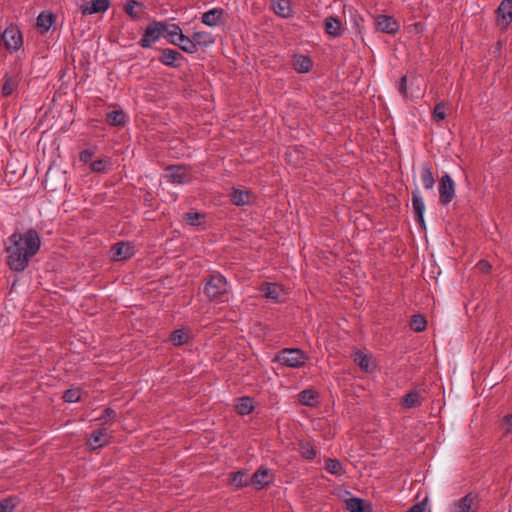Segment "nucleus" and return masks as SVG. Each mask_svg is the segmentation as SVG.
<instances>
[{
	"label": "nucleus",
	"mask_w": 512,
	"mask_h": 512,
	"mask_svg": "<svg viewBox=\"0 0 512 512\" xmlns=\"http://www.w3.org/2000/svg\"><path fill=\"white\" fill-rule=\"evenodd\" d=\"M276 360L284 366L300 368L306 364L308 356L301 349L285 348L277 354Z\"/></svg>",
	"instance_id": "obj_3"
},
{
	"label": "nucleus",
	"mask_w": 512,
	"mask_h": 512,
	"mask_svg": "<svg viewBox=\"0 0 512 512\" xmlns=\"http://www.w3.org/2000/svg\"><path fill=\"white\" fill-rule=\"evenodd\" d=\"M193 39L195 42V47H208L214 43L215 39L210 32L207 31H198L193 33Z\"/></svg>",
	"instance_id": "obj_25"
},
{
	"label": "nucleus",
	"mask_w": 512,
	"mask_h": 512,
	"mask_svg": "<svg viewBox=\"0 0 512 512\" xmlns=\"http://www.w3.org/2000/svg\"><path fill=\"white\" fill-rule=\"evenodd\" d=\"M174 45L178 46L182 51L189 54H194L197 52L193 37L189 38L184 34H180Z\"/></svg>",
	"instance_id": "obj_26"
},
{
	"label": "nucleus",
	"mask_w": 512,
	"mask_h": 512,
	"mask_svg": "<svg viewBox=\"0 0 512 512\" xmlns=\"http://www.w3.org/2000/svg\"><path fill=\"white\" fill-rule=\"evenodd\" d=\"M502 427L505 430L506 433H509L512 431V414L507 415L502 423Z\"/></svg>",
	"instance_id": "obj_49"
},
{
	"label": "nucleus",
	"mask_w": 512,
	"mask_h": 512,
	"mask_svg": "<svg viewBox=\"0 0 512 512\" xmlns=\"http://www.w3.org/2000/svg\"><path fill=\"white\" fill-rule=\"evenodd\" d=\"M498 18L505 21L504 28L512 21V0H502L497 9Z\"/></svg>",
	"instance_id": "obj_19"
},
{
	"label": "nucleus",
	"mask_w": 512,
	"mask_h": 512,
	"mask_svg": "<svg viewBox=\"0 0 512 512\" xmlns=\"http://www.w3.org/2000/svg\"><path fill=\"white\" fill-rule=\"evenodd\" d=\"M422 403L421 395L418 391H411L407 393L402 399V405L405 408H414L420 406Z\"/></svg>",
	"instance_id": "obj_32"
},
{
	"label": "nucleus",
	"mask_w": 512,
	"mask_h": 512,
	"mask_svg": "<svg viewBox=\"0 0 512 512\" xmlns=\"http://www.w3.org/2000/svg\"><path fill=\"white\" fill-rule=\"evenodd\" d=\"M109 442V434L106 428H99L95 430L87 439V445L95 450L107 445Z\"/></svg>",
	"instance_id": "obj_11"
},
{
	"label": "nucleus",
	"mask_w": 512,
	"mask_h": 512,
	"mask_svg": "<svg viewBox=\"0 0 512 512\" xmlns=\"http://www.w3.org/2000/svg\"><path fill=\"white\" fill-rule=\"evenodd\" d=\"M438 192H454V182L446 173L439 179Z\"/></svg>",
	"instance_id": "obj_39"
},
{
	"label": "nucleus",
	"mask_w": 512,
	"mask_h": 512,
	"mask_svg": "<svg viewBox=\"0 0 512 512\" xmlns=\"http://www.w3.org/2000/svg\"><path fill=\"white\" fill-rule=\"evenodd\" d=\"M398 90H399V93L403 97L407 98V96H408V92H407V77L405 75L402 76L400 81H399Z\"/></svg>",
	"instance_id": "obj_47"
},
{
	"label": "nucleus",
	"mask_w": 512,
	"mask_h": 512,
	"mask_svg": "<svg viewBox=\"0 0 512 512\" xmlns=\"http://www.w3.org/2000/svg\"><path fill=\"white\" fill-rule=\"evenodd\" d=\"M163 21H152L150 22L138 42V45L142 48H150L160 38L163 37Z\"/></svg>",
	"instance_id": "obj_4"
},
{
	"label": "nucleus",
	"mask_w": 512,
	"mask_h": 512,
	"mask_svg": "<svg viewBox=\"0 0 512 512\" xmlns=\"http://www.w3.org/2000/svg\"><path fill=\"white\" fill-rule=\"evenodd\" d=\"M110 5V0H92L80 7L83 15H90L105 12Z\"/></svg>",
	"instance_id": "obj_13"
},
{
	"label": "nucleus",
	"mask_w": 512,
	"mask_h": 512,
	"mask_svg": "<svg viewBox=\"0 0 512 512\" xmlns=\"http://www.w3.org/2000/svg\"><path fill=\"white\" fill-rule=\"evenodd\" d=\"M479 265L481 267V269H485V270H489L490 269V265L487 263V262H484V261H480L479 262Z\"/></svg>",
	"instance_id": "obj_53"
},
{
	"label": "nucleus",
	"mask_w": 512,
	"mask_h": 512,
	"mask_svg": "<svg viewBox=\"0 0 512 512\" xmlns=\"http://www.w3.org/2000/svg\"><path fill=\"white\" fill-rule=\"evenodd\" d=\"M229 291L230 286L226 278L219 273L210 275L204 286V294L211 301H227Z\"/></svg>",
	"instance_id": "obj_2"
},
{
	"label": "nucleus",
	"mask_w": 512,
	"mask_h": 512,
	"mask_svg": "<svg viewBox=\"0 0 512 512\" xmlns=\"http://www.w3.org/2000/svg\"><path fill=\"white\" fill-rule=\"evenodd\" d=\"M325 470L335 476H342L346 472L342 462L335 458L325 460Z\"/></svg>",
	"instance_id": "obj_24"
},
{
	"label": "nucleus",
	"mask_w": 512,
	"mask_h": 512,
	"mask_svg": "<svg viewBox=\"0 0 512 512\" xmlns=\"http://www.w3.org/2000/svg\"><path fill=\"white\" fill-rule=\"evenodd\" d=\"M93 155H94L93 151H91L89 149H85L80 152L79 159L83 163H88L92 159Z\"/></svg>",
	"instance_id": "obj_48"
},
{
	"label": "nucleus",
	"mask_w": 512,
	"mask_h": 512,
	"mask_svg": "<svg viewBox=\"0 0 512 512\" xmlns=\"http://www.w3.org/2000/svg\"><path fill=\"white\" fill-rule=\"evenodd\" d=\"M205 214L196 211H190L183 215V221L190 226H200Z\"/></svg>",
	"instance_id": "obj_35"
},
{
	"label": "nucleus",
	"mask_w": 512,
	"mask_h": 512,
	"mask_svg": "<svg viewBox=\"0 0 512 512\" xmlns=\"http://www.w3.org/2000/svg\"><path fill=\"white\" fill-rule=\"evenodd\" d=\"M166 177L172 183L182 184L190 180L188 170L184 166H169Z\"/></svg>",
	"instance_id": "obj_12"
},
{
	"label": "nucleus",
	"mask_w": 512,
	"mask_h": 512,
	"mask_svg": "<svg viewBox=\"0 0 512 512\" xmlns=\"http://www.w3.org/2000/svg\"><path fill=\"white\" fill-rule=\"evenodd\" d=\"M375 26L377 30L388 34H395L399 30L398 22L388 15H378L375 18Z\"/></svg>",
	"instance_id": "obj_9"
},
{
	"label": "nucleus",
	"mask_w": 512,
	"mask_h": 512,
	"mask_svg": "<svg viewBox=\"0 0 512 512\" xmlns=\"http://www.w3.org/2000/svg\"><path fill=\"white\" fill-rule=\"evenodd\" d=\"M54 22V15L52 13L41 12L37 17V28L38 30L44 34L46 33L52 26Z\"/></svg>",
	"instance_id": "obj_27"
},
{
	"label": "nucleus",
	"mask_w": 512,
	"mask_h": 512,
	"mask_svg": "<svg viewBox=\"0 0 512 512\" xmlns=\"http://www.w3.org/2000/svg\"><path fill=\"white\" fill-rule=\"evenodd\" d=\"M40 246V237L34 229H29L25 233H13L9 237V245L6 247L7 265L12 271H24L31 258L39 251Z\"/></svg>",
	"instance_id": "obj_1"
},
{
	"label": "nucleus",
	"mask_w": 512,
	"mask_h": 512,
	"mask_svg": "<svg viewBox=\"0 0 512 512\" xmlns=\"http://www.w3.org/2000/svg\"><path fill=\"white\" fill-rule=\"evenodd\" d=\"M455 194H441V203L448 204L453 200Z\"/></svg>",
	"instance_id": "obj_51"
},
{
	"label": "nucleus",
	"mask_w": 512,
	"mask_h": 512,
	"mask_svg": "<svg viewBox=\"0 0 512 512\" xmlns=\"http://www.w3.org/2000/svg\"><path fill=\"white\" fill-rule=\"evenodd\" d=\"M170 340L175 346H181L188 342L189 334L183 329H178L171 334Z\"/></svg>",
	"instance_id": "obj_38"
},
{
	"label": "nucleus",
	"mask_w": 512,
	"mask_h": 512,
	"mask_svg": "<svg viewBox=\"0 0 512 512\" xmlns=\"http://www.w3.org/2000/svg\"><path fill=\"white\" fill-rule=\"evenodd\" d=\"M17 500L14 497H7L0 501V512H13L17 507Z\"/></svg>",
	"instance_id": "obj_41"
},
{
	"label": "nucleus",
	"mask_w": 512,
	"mask_h": 512,
	"mask_svg": "<svg viewBox=\"0 0 512 512\" xmlns=\"http://www.w3.org/2000/svg\"><path fill=\"white\" fill-rule=\"evenodd\" d=\"M116 419V412L111 408H106L102 415L99 417V420L103 422V424L113 422Z\"/></svg>",
	"instance_id": "obj_46"
},
{
	"label": "nucleus",
	"mask_w": 512,
	"mask_h": 512,
	"mask_svg": "<svg viewBox=\"0 0 512 512\" xmlns=\"http://www.w3.org/2000/svg\"><path fill=\"white\" fill-rule=\"evenodd\" d=\"M421 179L425 189L429 190L433 188L435 179L430 164L423 165L421 169Z\"/></svg>",
	"instance_id": "obj_31"
},
{
	"label": "nucleus",
	"mask_w": 512,
	"mask_h": 512,
	"mask_svg": "<svg viewBox=\"0 0 512 512\" xmlns=\"http://www.w3.org/2000/svg\"><path fill=\"white\" fill-rule=\"evenodd\" d=\"M236 410L240 415H248L254 410V402L250 397H241L238 399Z\"/></svg>",
	"instance_id": "obj_33"
},
{
	"label": "nucleus",
	"mask_w": 512,
	"mask_h": 512,
	"mask_svg": "<svg viewBox=\"0 0 512 512\" xmlns=\"http://www.w3.org/2000/svg\"><path fill=\"white\" fill-rule=\"evenodd\" d=\"M229 196L235 205L242 206L249 203L251 194H229Z\"/></svg>",
	"instance_id": "obj_45"
},
{
	"label": "nucleus",
	"mask_w": 512,
	"mask_h": 512,
	"mask_svg": "<svg viewBox=\"0 0 512 512\" xmlns=\"http://www.w3.org/2000/svg\"><path fill=\"white\" fill-rule=\"evenodd\" d=\"M300 453L306 460H313L317 456L316 448L309 442H301L299 444Z\"/></svg>",
	"instance_id": "obj_37"
},
{
	"label": "nucleus",
	"mask_w": 512,
	"mask_h": 512,
	"mask_svg": "<svg viewBox=\"0 0 512 512\" xmlns=\"http://www.w3.org/2000/svg\"><path fill=\"white\" fill-rule=\"evenodd\" d=\"M158 60L165 66L179 68L185 60V57L177 50L165 48L160 50Z\"/></svg>",
	"instance_id": "obj_6"
},
{
	"label": "nucleus",
	"mask_w": 512,
	"mask_h": 512,
	"mask_svg": "<svg viewBox=\"0 0 512 512\" xmlns=\"http://www.w3.org/2000/svg\"><path fill=\"white\" fill-rule=\"evenodd\" d=\"M410 326L411 329H413L414 331L422 332L425 330L427 326V321L424 316L416 314L412 317Z\"/></svg>",
	"instance_id": "obj_40"
},
{
	"label": "nucleus",
	"mask_w": 512,
	"mask_h": 512,
	"mask_svg": "<svg viewBox=\"0 0 512 512\" xmlns=\"http://www.w3.org/2000/svg\"><path fill=\"white\" fill-rule=\"evenodd\" d=\"M4 46L9 51H17L23 44L22 34L17 26L10 25L1 34Z\"/></svg>",
	"instance_id": "obj_5"
},
{
	"label": "nucleus",
	"mask_w": 512,
	"mask_h": 512,
	"mask_svg": "<svg viewBox=\"0 0 512 512\" xmlns=\"http://www.w3.org/2000/svg\"><path fill=\"white\" fill-rule=\"evenodd\" d=\"M353 360H354L355 363H357L359 365V367L363 371H365L367 373H370V372L373 371V367L371 365V357H370V355L365 354L362 351H356L353 354Z\"/></svg>",
	"instance_id": "obj_23"
},
{
	"label": "nucleus",
	"mask_w": 512,
	"mask_h": 512,
	"mask_svg": "<svg viewBox=\"0 0 512 512\" xmlns=\"http://www.w3.org/2000/svg\"><path fill=\"white\" fill-rule=\"evenodd\" d=\"M261 292L267 299L280 302L283 289L275 283H265V285L261 288Z\"/></svg>",
	"instance_id": "obj_17"
},
{
	"label": "nucleus",
	"mask_w": 512,
	"mask_h": 512,
	"mask_svg": "<svg viewBox=\"0 0 512 512\" xmlns=\"http://www.w3.org/2000/svg\"><path fill=\"white\" fill-rule=\"evenodd\" d=\"M231 192L240 193V192H248V191L247 190H242V189H239V188H232Z\"/></svg>",
	"instance_id": "obj_54"
},
{
	"label": "nucleus",
	"mask_w": 512,
	"mask_h": 512,
	"mask_svg": "<svg viewBox=\"0 0 512 512\" xmlns=\"http://www.w3.org/2000/svg\"><path fill=\"white\" fill-rule=\"evenodd\" d=\"M476 510L477 497L473 494H467L450 506V512H476Z\"/></svg>",
	"instance_id": "obj_8"
},
{
	"label": "nucleus",
	"mask_w": 512,
	"mask_h": 512,
	"mask_svg": "<svg viewBox=\"0 0 512 512\" xmlns=\"http://www.w3.org/2000/svg\"><path fill=\"white\" fill-rule=\"evenodd\" d=\"M294 69L299 73H307L312 67V61L309 57L296 55L293 61Z\"/></svg>",
	"instance_id": "obj_29"
},
{
	"label": "nucleus",
	"mask_w": 512,
	"mask_h": 512,
	"mask_svg": "<svg viewBox=\"0 0 512 512\" xmlns=\"http://www.w3.org/2000/svg\"><path fill=\"white\" fill-rule=\"evenodd\" d=\"M19 81L17 77H11L7 74L4 76V83L2 86V95L7 97L11 95L18 87Z\"/></svg>",
	"instance_id": "obj_34"
},
{
	"label": "nucleus",
	"mask_w": 512,
	"mask_h": 512,
	"mask_svg": "<svg viewBox=\"0 0 512 512\" xmlns=\"http://www.w3.org/2000/svg\"><path fill=\"white\" fill-rule=\"evenodd\" d=\"M229 483L237 489L248 486L250 484L248 473L243 470L232 473Z\"/></svg>",
	"instance_id": "obj_22"
},
{
	"label": "nucleus",
	"mask_w": 512,
	"mask_h": 512,
	"mask_svg": "<svg viewBox=\"0 0 512 512\" xmlns=\"http://www.w3.org/2000/svg\"><path fill=\"white\" fill-rule=\"evenodd\" d=\"M112 259L114 261H122L131 258L134 253V247L128 242L116 243L112 249Z\"/></svg>",
	"instance_id": "obj_10"
},
{
	"label": "nucleus",
	"mask_w": 512,
	"mask_h": 512,
	"mask_svg": "<svg viewBox=\"0 0 512 512\" xmlns=\"http://www.w3.org/2000/svg\"><path fill=\"white\" fill-rule=\"evenodd\" d=\"M163 27V38H167L171 44H175L180 34H183L177 24H169L163 21Z\"/></svg>",
	"instance_id": "obj_20"
},
{
	"label": "nucleus",
	"mask_w": 512,
	"mask_h": 512,
	"mask_svg": "<svg viewBox=\"0 0 512 512\" xmlns=\"http://www.w3.org/2000/svg\"><path fill=\"white\" fill-rule=\"evenodd\" d=\"M224 9L213 8L202 15L201 21L203 24L213 27L219 24H223Z\"/></svg>",
	"instance_id": "obj_14"
},
{
	"label": "nucleus",
	"mask_w": 512,
	"mask_h": 512,
	"mask_svg": "<svg viewBox=\"0 0 512 512\" xmlns=\"http://www.w3.org/2000/svg\"><path fill=\"white\" fill-rule=\"evenodd\" d=\"M432 118L435 121H442L446 118V104L444 102H440L435 105Z\"/></svg>",
	"instance_id": "obj_43"
},
{
	"label": "nucleus",
	"mask_w": 512,
	"mask_h": 512,
	"mask_svg": "<svg viewBox=\"0 0 512 512\" xmlns=\"http://www.w3.org/2000/svg\"><path fill=\"white\" fill-rule=\"evenodd\" d=\"M274 479L273 473L270 469L260 467L257 469L250 479V484L256 489L260 490L263 487L272 483Z\"/></svg>",
	"instance_id": "obj_7"
},
{
	"label": "nucleus",
	"mask_w": 512,
	"mask_h": 512,
	"mask_svg": "<svg viewBox=\"0 0 512 512\" xmlns=\"http://www.w3.org/2000/svg\"><path fill=\"white\" fill-rule=\"evenodd\" d=\"M272 9L277 15L283 18L290 17L292 14V8L289 0L272 1Z\"/></svg>",
	"instance_id": "obj_21"
},
{
	"label": "nucleus",
	"mask_w": 512,
	"mask_h": 512,
	"mask_svg": "<svg viewBox=\"0 0 512 512\" xmlns=\"http://www.w3.org/2000/svg\"><path fill=\"white\" fill-rule=\"evenodd\" d=\"M124 11L134 20L141 19L144 14V5L135 0H129L124 6Z\"/></svg>",
	"instance_id": "obj_18"
},
{
	"label": "nucleus",
	"mask_w": 512,
	"mask_h": 512,
	"mask_svg": "<svg viewBox=\"0 0 512 512\" xmlns=\"http://www.w3.org/2000/svg\"><path fill=\"white\" fill-rule=\"evenodd\" d=\"M106 122L111 126H123L126 123V115L122 110L107 113Z\"/></svg>",
	"instance_id": "obj_30"
},
{
	"label": "nucleus",
	"mask_w": 512,
	"mask_h": 512,
	"mask_svg": "<svg viewBox=\"0 0 512 512\" xmlns=\"http://www.w3.org/2000/svg\"><path fill=\"white\" fill-rule=\"evenodd\" d=\"M110 165L111 162L109 159H98L90 164V169L93 172H104L109 168Z\"/></svg>",
	"instance_id": "obj_42"
},
{
	"label": "nucleus",
	"mask_w": 512,
	"mask_h": 512,
	"mask_svg": "<svg viewBox=\"0 0 512 512\" xmlns=\"http://www.w3.org/2000/svg\"><path fill=\"white\" fill-rule=\"evenodd\" d=\"M407 512H425L422 504L418 503L413 505Z\"/></svg>",
	"instance_id": "obj_52"
},
{
	"label": "nucleus",
	"mask_w": 512,
	"mask_h": 512,
	"mask_svg": "<svg viewBox=\"0 0 512 512\" xmlns=\"http://www.w3.org/2000/svg\"><path fill=\"white\" fill-rule=\"evenodd\" d=\"M325 32L333 38L343 34L342 22L338 17L329 16L324 20Z\"/></svg>",
	"instance_id": "obj_15"
},
{
	"label": "nucleus",
	"mask_w": 512,
	"mask_h": 512,
	"mask_svg": "<svg viewBox=\"0 0 512 512\" xmlns=\"http://www.w3.org/2000/svg\"><path fill=\"white\" fill-rule=\"evenodd\" d=\"M80 398L81 393L79 389H69L63 395V399L68 403L78 402Z\"/></svg>",
	"instance_id": "obj_44"
},
{
	"label": "nucleus",
	"mask_w": 512,
	"mask_h": 512,
	"mask_svg": "<svg viewBox=\"0 0 512 512\" xmlns=\"http://www.w3.org/2000/svg\"><path fill=\"white\" fill-rule=\"evenodd\" d=\"M412 207L416 216V220L420 223L422 227L425 226L424 221V212H425V203L420 194H413L412 197Z\"/></svg>",
	"instance_id": "obj_16"
},
{
	"label": "nucleus",
	"mask_w": 512,
	"mask_h": 512,
	"mask_svg": "<svg viewBox=\"0 0 512 512\" xmlns=\"http://www.w3.org/2000/svg\"><path fill=\"white\" fill-rule=\"evenodd\" d=\"M52 180H53V174L48 172L45 177V184H46V188H48L50 190V192H54L55 190H57L56 188L52 187V185H51Z\"/></svg>",
	"instance_id": "obj_50"
},
{
	"label": "nucleus",
	"mask_w": 512,
	"mask_h": 512,
	"mask_svg": "<svg viewBox=\"0 0 512 512\" xmlns=\"http://www.w3.org/2000/svg\"><path fill=\"white\" fill-rule=\"evenodd\" d=\"M299 401L305 406L314 407L318 403V393L312 389H305L299 393Z\"/></svg>",
	"instance_id": "obj_28"
},
{
	"label": "nucleus",
	"mask_w": 512,
	"mask_h": 512,
	"mask_svg": "<svg viewBox=\"0 0 512 512\" xmlns=\"http://www.w3.org/2000/svg\"><path fill=\"white\" fill-rule=\"evenodd\" d=\"M345 507L350 512H364L365 501L361 498L351 497L345 500Z\"/></svg>",
	"instance_id": "obj_36"
}]
</instances>
